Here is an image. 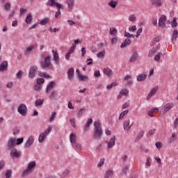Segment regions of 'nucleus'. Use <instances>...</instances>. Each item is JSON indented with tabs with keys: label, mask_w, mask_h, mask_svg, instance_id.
<instances>
[{
	"label": "nucleus",
	"mask_w": 178,
	"mask_h": 178,
	"mask_svg": "<svg viewBox=\"0 0 178 178\" xmlns=\"http://www.w3.org/2000/svg\"><path fill=\"white\" fill-rule=\"evenodd\" d=\"M16 147V138H10L7 143V149H10Z\"/></svg>",
	"instance_id": "9"
},
{
	"label": "nucleus",
	"mask_w": 178,
	"mask_h": 178,
	"mask_svg": "<svg viewBox=\"0 0 178 178\" xmlns=\"http://www.w3.org/2000/svg\"><path fill=\"white\" fill-rule=\"evenodd\" d=\"M120 95H124V97H127L129 95V90L127 88L122 89L120 91Z\"/></svg>",
	"instance_id": "46"
},
{
	"label": "nucleus",
	"mask_w": 178,
	"mask_h": 178,
	"mask_svg": "<svg viewBox=\"0 0 178 178\" xmlns=\"http://www.w3.org/2000/svg\"><path fill=\"white\" fill-rule=\"evenodd\" d=\"M161 55L162 53H158V54L154 56L155 62H159V60H161Z\"/></svg>",
	"instance_id": "57"
},
{
	"label": "nucleus",
	"mask_w": 178,
	"mask_h": 178,
	"mask_svg": "<svg viewBox=\"0 0 178 178\" xmlns=\"http://www.w3.org/2000/svg\"><path fill=\"white\" fill-rule=\"evenodd\" d=\"M37 49V45L36 44H32L29 47H28L25 50V55H30V54H33L34 51Z\"/></svg>",
	"instance_id": "11"
},
{
	"label": "nucleus",
	"mask_w": 178,
	"mask_h": 178,
	"mask_svg": "<svg viewBox=\"0 0 178 178\" xmlns=\"http://www.w3.org/2000/svg\"><path fill=\"white\" fill-rule=\"evenodd\" d=\"M90 124H92V118H88L84 127V133L88 131V129H90Z\"/></svg>",
	"instance_id": "22"
},
{
	"label": "nucleus",
	"mask_w": 178,
	"mask_h": 178,
	"mask_svg": "<svg viewBox=\"0 0 178 178\" xmlns=\"http://www.w3.org/2000/svg\"><path fill=\"white\" fill-rule=\"evenodd\" d=\"M129 106H130V102H127L122 104V109H126V108H129Z\"/></svg>",
	"instance_id": "59"
},
{
	"label": "nucleus",
	"mask_w": 178,
	"mask_h": 178,
	"mask_svg": "<svg viewBox=\"0 0 178 178\" xmlns=\"http://www.w3.org/2000/svg\"><path fill=\"white\" fill-rule=\"evenodd\" d=\"M128 113H129V110H125V111H122L120 114L118 120H122L124 118V116H126V115H127Z\"/></svg>",
	"instance_id": "38"
},
{
	"label": "nucleus",
	"mask_w": 178,
	"mask_h": 178,
	"mask_svg": "<svg viewBox=\"0 0 178 178\" xmlns=\"http://www.w3.org/2000/svg\"><path fill=\"white\" fill-rule=\"evenodd\" d=\"M105 164V158H102L97 163V168H102Z\"/></svg>",
	"instance_id": "48"
},
{
	"label": "nucleus",
	"mask_w": 178,
	"mask_h": 178,
	"mask_svg": "<svg viewBox=\"0 0 178 178\" xmlns=\"http://www.w3.org/2000/svg\"><path fill=\"white\" fill-rule=\"evenodd\" d=\"M6 178H10L12 177V170H7L5 174Z\"/></svg>",
	"instance_id": "52"
},
{
	"label": "nucleus",
	"mask_w": 178,
	"mask_h": 178,
	"mask_svg": "<svg viewBox=\"0 0 178 178\" xmlns=\"http://www.w3.org/2000/svg\"><path fill=\"white\" fill-rule=\"evenodd\" d=\"M49 6H56L57 9H63V6L60 3L56 2V0H49L47 2Z\"/></svg>",
	"instance_id": "6"
},
{
	"label": "nucleus",
	"mask_w": 178,
	"mask_h": 178,
	"mask_svg": "<svg viewBox=\"0 0 178 178\" xmlns=\"http://www.w3.org/2000/svg\"><path fill=\"white\" fill-rule=\"evenodd\" d=\"M10 156H12V158H20V156H22V152L17 150V149L13 147L10 151Z\"/></svg>",
	"instance_id": "7"
},
{
	"label": "nucleus",
	"mask_w": 178,
	"mask_h": 178,
	"mask_svg": "<svg viewBox=\"0 0 178 178\" xmlns=\"http://www.w3.org/2000/svg\"><path fill=\"white\" fill-rule=\"evenodd\" d=\"M151 5L156 6V8H162L163 6V1L162 0H149Z\"/></svg>",
	"instance_id": "17"
},
{
	"label": "nucleus",
	"mask_w": 178,
	"mask_h": 178,
	"mask_svg": "<svg viewBox=\"0 0 178 178\" xmlns=\"http://www.w3.org/2000/svg\"><path fill=\"white\" fill-rule=\"evenodd\" d=\"M31 173V171L29 169L26 168L25 170H24V172H22V176H29V175H30Z\"/></svg>",
	"instance_id": "56"
},
{
	"label": "nucleus",
	"mask_w": 178,
	"mask_h": 178,
	"mask_svg": "<svg viewBox=\"0 0 178 178\" xmlns=\"http://www.w3.org/2000/svg\"><path fill=\"white\" fill-rule=\"evenodd\" d=\"M113 176V172L112 171V170H108L106 172L104 177L110 178V177H112Z\"/></svg>",
	"instance_id": "44"
},
{
	"label": "nucleus",
	"mask_w": 178,
	"mask_h": 178,
	"mask_svg": "<svg viewBox=\"0 0 178 178\" xmlns=\"http://www.w3.org/2000/svg\"><path fill=\"white\" fill-rule=\"evenodd\" d=\"M70 141L72 144H74L75 143H77V136H76V134L72 133L70 135Z\"/></svg>",
	"instance_id": "25"
},
{
	"label": "nucleus",
	"mask_w": 178,
	"mask_h": 178,
	"mask_svg": "<svg viewBox=\"0 0 178 178\" xmlns=\"http://www.w3.org/2000/svg\"><path fill=\"white\" fill-rule=\"evenodd\" d=\"M159 26L163 29L166 27V17L165 15H161L159 19Z\"/></svg>",
	"instance_id": "13"
},
{
	"label": "nucleus",
	"mask_w": 178,
	"mask_h": 178,
	"mask_svg": "<svg viewBox=\"0 0 178 178\" xmlns=\"http://www.w3.org/2000/svg\"><path fill=\"white\" fill-rule=\"evenodd\" d=\"M116 141V138L115 136H113L109 141H106L107 144V148L108 149H111V148H113L115 147V143Z\"/></svg>",
	"instance_id": "18"
},
{
	"label": "nucleus",
	"mask_w": 178,
	"mask_h": 178,
	"mask_svg": "<svg viewBox=\"0 0 178 178\" xmlns=\"http://www.w3.org/2000/svg\"><path fill=\"white\" fill-rule=\"evenodd\" d=\"M178 38V30L175 29L172 34L171 41L173 42L174 41H176Z\"/></svg>",
	"instance_id": "30"
},
{
	"label": "nucleus",
	"mask_w": 178,
	"mask_h": 178,
	"mask_svg": "<svg viewBox=\"0 0 178 178\" xmlns=\"http://www.w3.org/2000/svg\"><path fill=\"white\" fill-rule=\"evenodd\" d=\"M137 81L141 82V81H145L147 80V74H140L137 76L136 77Z\"/></svg>",
	"instance_id": "24"
},
{
	"label": "nucleus",
	"mask_w": 178,
	"mask_h": 178,
	"mask_svg": "<svg viewBox=\"0 0 178 178\" xmlns=\"http://www.w3.org/2000/svg\"><path fill=\"white\" fill-rule=\"evenodd\" d=\"M40 65L44 70H48V69H52V61L51 60V56L42 55L40 60Z\"/></svg>",
	"instance_id": "1"
},
{
	"label": "nucleus",
	"mask_w": 178,
	"mask_h": 178,
	"mask_svg": "<svg viewBox=\"0 0 178 178\" xmlns=\"http://www.w3.org/2000/svg\"><path fill=\"white\" fill-rule=\"evenodd\" d=\"M42 104H44V99H37L35 102V106H40V105H42Z\"/></svg>",
	"instance_id": "50"
},
{
	"label": "nucleus",
	"mask_w": 178,
	"mask_h": 178,
	"mask_svg": "<svg viewBox=\"0 0 178 178\" xmlns=\"http://www.w3.org/2000/svg\"><path fill=\"white\" fill-rule=\"evenodd\" d=\"M23 76H24V72H23V70H19L16 74V78L18 79V80L22 79Z\"/></svg>",
	"instance_id": "39"
},
{
	"label": "nucleus",
	"mask_w": 178,
	"mask_h": 178,
	"mask_svg": "<svg viewBox=\"0 0 178 178\" xmlns=\"http://www.w3.org/2000/svg\"><path fill=\"white\" fill-rule=\"evenodd\" d=\"M75 0H66L65 3L67 6L69 10H73L74 6Z\"/></svg>",
	"instance_id": "20"
},
{
	"label": "nucleus",
	"mask_w": 178,
	"mask_h": 178,
	"mask_svg": "<svg viewBox=\"0 0 178 178\" xmlns=\"http://www.w3.org/2000/svg\"><path fill=\"white\" fill-rule=\"evenodd\" d=\"M34 168H35V161H31L30 162L28 165H27V168L32 172L33 169H34Z\"/></svg>",
	"instance_id": "35"
},
{
	"label": "nucleus",
	"mask_w": 178,
	"mask_h": 178,
	"mask_svg": "<svg viewBox=\"0 0 178 178\" xmlns=\"http://www.w3.org/2000/svg\"><path fill=\"white\" fill-rule=\"evenodd\" d=\"M76 44H72V46L70 48L67 53L65 54V59L66 60H70V56H72V54L74 52V49H76Z\"/></svg>",
	"instance_id": "16"
},
{
	"label": "nucleus",
	"mask_w": 178,
	"mask_h": 178,
	"mask_svg": "<svg viewBox=\"0 0 178 178\" xmlns=\"http://www.w3.org/2000/svg\"><path fill=\"white\" fill-rule=\"evenodd\" d=\"M38 76H40V77H44V79H49V74L41 71H38Z\"/></svg>",
	"instance_id": "41"
},
{
	"label": "nucleus",
	"mask_w": 178,
	"mask_h": 178,
	"mask_svg": "<svg viewBox=\"0 0 178 178\" xmlns=\"http://www.w3.org/2000/svg\"><path fill=\"white\" fill-rule=\"evenodd\" d=\"M132 126H133V122H131V124H130V120H127L123 122V129L124 131H130V129H131Z\"/></svg>",
	"instance_id": "14"
},
{
	"label": "nucleus",
	"mask_w": 178,
	"mask_h": 178,
	"mask_svg": "<svg viewBox=\"0 0 178 178\" xmlns=\"http://www.w3.org/2000/svg\"><path fill=\"white\" fill-rule=\"evenodd\" d=\"M131 44V40L129 38H126L124 41L121 44L120 48H126V47H129Z\"/></svg>",
	"instance_id": "23"
},
{
	"label": "nucleus",
	"mask_w": 178,
	"mask_h": 178,
	"mask_svg": "<svg viewBox=\"0 0 178 178\" xmlns=\"http://www.w3.org/2000/svg\"><path fill=\"white\" fill-rule=\"evenodd\" d=\"M160 45L159 44L156 47H154L149 52V56L150 58H152V56H154V55H155V54H156V52H158V49H159L160 48Z\"/></svg>",
	"instance_id": "27"
},
{
	"label": "nucleus",
	"mask_w": 178,
	"mask_h": 178,
	"mask_svg": "<svg viewBox=\"0 0 178 178\" xmlns=\"http://www.w3.org/2000/svg\"><path fill=\"white\" fill-rule=\"evenodd\" d=\"M51 131H52V127L49 126L47 129L44 131V132H42L46 137H48L49 134H51Z\"/></svg>",
	"instance_id": "34"
},
{
	"label": "nucleus",
	"mask_w": 178,
	"mask_h": 178,
	"mask_svg": "<svg viewBox=\"0 0 178 178\" xmlns=\"http://www.w3.org/2000/svg\"><path fill=\"white\" fill-rule=\"evenodd\" d=\"M48 23H49V17H46L39 22V24H40V26H45L46 24H48Z\"/></svg>",
	"instance_id": "31"
},
{
	"label": "nucleus",
	"mask_w": 178,
	"mask_h": 178,
	"mask_svg": "<svg viewBox=\"0 0 178 178\" xmlns=\"http://www.w3.org/2000/svg\"><path fill=\"white\" fill-rule=\"evenodd\" d=\"M103 73H104V74L107 76V77H112L113 71H112V69H111L109 67L104 68Z\"/></svg>",
	"instance_id": "21"
},
{
	"label": "nucleus",
	"mask_w": 178,
	"mask_h": 178,
	"mask_svg": "<svg viewBox=\"0 0 178 178\" xmlns=\"http://www.w3.org/2000/svg\"><path fill=\"white\" fill-rule=\"evenodd\" d=\"M44 81H45V80H44V79L42 78H38L37 79V84H39L40 86H41V84H44Z\"/></svg>",
	"instance_id": "61"
},
{
	"label": "nucleus",
	"mask_w": 178,
	"mask_h": 178,
	"mask_svg": "<svg viewBox=\"0 0 178 178\" xmlns=\"http://www.w3.org/2000/svg\"><path fill=\"white\" fill-rule=\"evenodd\" d=\"M118 41H119V39L117 38H111V45H115V44H118Z\"/></svg>",
	"instance_id": "58"
},
{
	"label": "nucleus",
	"mask_w": 178,
	"mask_h": 178,
	"mask_svg": "<svg viewBox=\"0 0 178 178\" xmlns=\"http://www.w3.org/2000/svg\"><path fill=\"white\" fill-rule=\"evenodd\" d=\"M8 69V61H3L0 64V72H5Z\"/></svg>",
	"instance_id": "26"
},
{
	"label": "nucleus",
	"mask_w": 178,
	"mask_h": 178,
	"mask_svg": "<svg viewBox=\"0 0 178 178\" xmlns=\"http://www.w3.org/2000/svg\"><path fill=\"white\" fill-rule=\"evenodd\" d=\"M55 118H56V113H53L49 118V122H54L55 120Z\"/></svg>",
	"instance_id": "63"
},
{
	"label": "nucleus",
	"mask_w": 178,
	"mask_h": 178,
	"mask_svg": "<svg viewBox=\"0 0 178 178\" xmlns=\"http://www.w3.org/2000/svg\"><path fill=\"white\" fill-rule=\"evenodd\" d=\"M79 80H80L81 81H87V80H88V76H86V75H83L82 74H81L79 76H78Z\"/></svg>",
	"instance_id": "45"
},
{
	"label": "nucleus",
	"mask_w": 178,
	"mask_h": 178,
	"mask_svg": "<svg viewBox=\"0 0 178 178\" xmlns=\"http://www.w3.org/2000/svg\"><path fill=\"white\" fill-rule=\"evenodd\" d=\"M72 147H74V148H75L77 150L81 149V144H80L77 142H75V143H72Z\"/></svg>",
	"instance_id": "49"
},
{
	"label": "nucleus",
	"mask_w": 178,
	"mask_h": 178,
	"mask_svg": "<svg viewBox=\"0 0 178 178\" xmlns=\"http://www.w3.org/2000/svg\"><path fill=\"white\" fill-rule=\"evenodd\" d=\"M118 33V30L115 27L110 28V35H112L113 37H115L116 35V33Z\"/></svg>",
	"instance_id": "37"
},
{
	"label": "nucleus",
	"mask_w": 178,
	"mask_h": 178,
	"mask_svg": "<svg viewBox=\"0 0 178 178\" xmlns=\"http://www.w3.org/2000/svg\"><path fill=\"white\" fill-rule=\"evenodd\" d=\"M105 50H102L97 54V56L99 59H102V58H105Z\"/></svg>",
	"instance_id": "47"
},
{
	"label": "nucleus",
	"mask_w": 178,
	"mask_h": 178,
	"mask_svg": "<svg viewBox=\"0 0 178 178\" xmlns=\"http://www.w3.org/2000/svg\"><path fill=\"white\" fill-rule=\"evenodd\" d=\"M143 137H144V131H140L136 137V141H138L140 138H143Z\"/></svg>",
	"instance_id": "42"
},
{
	"label": "nucleus",
	"mask_w": 178,
	"mask_h": 178,
	"mask_svg": "<svg viewBox=\"0 0 178 178\" xmlns=\"http://www.w3.org/2000/svg\"><path fill=\"white\" fill-rule=\"evenodd\" d=\"M23 141H24V138H17L15 141V145H20V144H23Z\"/></svg>",
	"instance_id": "53"
},
{
	"label": "nucleus",
	"mask_w": 178,
	"mask_h": 178,
	"mask_svg": "<svg viewBox=\"0 0 178 178\" xmlns=\"http://www.w3.org/2000/svg\"><path fill=\"white\" fill-rule=\"evenodd\" d=\"M17 112L21 116L27 115V106L24 103H21L17 107Z\"/></svg>",
	"instance_id": "3"
},
{
	"label": "nucleus",
	"mask_w": 178,
	"mask_h": 178,
	"mask_svg": "<svg viewBox=\"0 0 178 178\" xmlns=\"http://www.w3.org/2000/svg\"><path fill=\"white\" fill-rule=\"evenodd\" d=\"M55 81H51L46 88V94H49L52 90L55 88Z\"/></svg>",
	"instance_id": "19"
},
{
	"label": "nucleus",
	"mask_w": 178,
	"mask_h": 178,
	"mask_svg": "<svg viewBox=\"0 0 178 178\" xmlns=\"http://www.w3.org/2000/svg\"><path fill=\"white\" fill-rule=\"evenodd\" d=\"M53 53V60L55 65H58L60 63V58H59V54H58V51L52 50Z\"/></svg>",
	"instance_id": "10"
},
{
	"label": "nucleus",
	"mask_w": 178,
	"mask_h": 178,
	"mask_svg": "<svg viewBox=\"0 0 178 178\" xmlns=\"http://www.w3.org/2000/svg\"><path fill=\"white\" fill-rule=\"evenodd\" d=\"M58 97V92L57 91H53L50 95L51 99H55Z\"/></svg>",
	"instance_id": "54"
},
{
	"label": "nucleus",
	"mask_w": 178,
	"mask_h": 178,
	"mask_svg": "<svg viewBox=\"0 0 178 178\" xmlns=\"http://www.w3.org/2000/svg\"><path fill=\"white\" fill-rule=\"evenodd\" d=\"M137 58H138V53H137V51H134L129 58V62H136Z\"/></svg>",
	"instance_id": "29"
},
{
	"label": "nucleus",
	"mask_w": 178,
	"mask_h": 178,
	"mask_svg": "<svg viewBox=\"0 0 178 178\" xmlns=\"http://www.w3.org/2000/svg\"><path fill=\"white\" fill-rule=\"evenodd\" d=\"M159 89V87H158V86H154V88H152L149 92L148 93L146 99L148 101L149 99H151V98H152V97H154V95H155V94H156V92H158V90Z\"/></svg>",
	"instance_id": "8"
},
{
	"label": "nucleus",
	"mask_w": 178,
	"mask_h": 178,
	"mask_svg": "<svg viewBox=\"0 0 178 178\" xmlns=\"http://www.w3.org/2000/svg\"><path fill=\"white\" fill-rule=\"evenodd\" d=\"M173 106H175V104H173V102H169L165 104L160 110L161 115H165V113H166V112H168V111H169L170 109H172Z\"/></svg>",
	"instance_id": "5"
},
{
	"label": "nucleus",
	"mask_w": 178,
	"mask_h": 178,
	"mask_svg": "<svg viewBox=\"0 0 178 178\" xmlns=\"http://www.w3.org/2000/svg\"><path fill=\"white\" fill-rule=\"evenodd\" d=\"M10 8H12V6L9 3H6L4 6L5 10H9V9H10Z\"/></svg>",
	"instance_id": "64"
},
{
	"label": "nucleus",
	"mask_w": 178,
	"mask_h": 178,
	"mask_svg": "<svg viewBox=\"0 0 178 178\" xmlns=\"http://www.w3.org/2000/svg\"><path fill=\"white\" fill-rule=\"evenodd\" d=\"M34 136H30L24 145V148H30L34 144Z\"/></svg>",
	"instance_id": "12"
},
{
	"label": "nucleus",
	"mask_w": 178,
	"mask_h": 178,
	"mask_svg": "<svg viewBox=\"0 0 178 178\" xmlns=\"http://www.w3.org/2000/svg\"><path fill=\"white\" fill-rule=\"evenodd\" d=\"M46 137L47 136L42 132H41L38 136V143H40V144H42V143H44Z\"/></svg>",
	"instance_id": "33"
},
{
	"label": "nucleus",
	"mask_w": 178,
	"mask_h": 178,
	"mask_svg": "<svg viewBox=\"0 0 178 178\" xmlns=\"http://www.w3.org/2000/svg\"><path fill=\"white\" fill-rule=\"evenodd\" d=\"M94 76L97 79H98V77H101V72H99V70H95L94 72Z\"/></svg>",
	"instance_id": "60"
},
{
	"label": "nucleus",
	"mask_w": 178,
	"mask_h": 178,
	"mask_svg": "<svg viewBox=\"0 0 178 178\" xmlns=\"http://www.w3.org/2000/svg\"><path fill=\"white\" fill-rule=\"evenodd\" d=\"M107 5L112 8V9H116V6H118V1L115 0H111Z\"/></svg>",
	"instance_id": "28"
},
{
	"label": "nucleus",
	"mask_w": 178,
	"mask_h": 178,
	"mask_svg": "<svg viewBox=\"0 0 178 178\" xmlns=\"http://www.w3.org/2000/svg\"><path fill=\"white\" fill-rule=\"evenodd\" d=\"M176 17H174L172 22L168 21V24H171V27H172V29L177 27V22H176Z\"/></svg>",
	"instance_id": "36"
},
{
	"label": "nucleus",
	"mask_w": 178,
	"mask_h": 178,
	"mask_svg": "<svg viewBox=\"0 0 178 178\" xmlns=\"http://www.w3.org/2000/svg\"><path fill=\"white\" fill-rule=\"evenodd\" d=\"M94 127L93 138L95 140L101 139V137H102V128L101 127V123L95 121L94 122Z\"/></svg>",
	"instance_id": "2"
},
{
	"label": "nucleus",
	"mask_w": 178,
	"mask_h": 178,
	"mask_svg": "<svg viewBox=\"0 0 178 178\" xmlns=\"http://www.w3.org/2000/svg\"><path fill=\"white\" fill-rule=\"evenodd\" d=\"M70 174V170L69 169H65L63 172L60 175V178H65L66 176H69Z\"/></svg>",
	"instance_id": "32"
},
{
	"label": "nucleus",
	"mask_w": 178,
	"mask_h": 178,
	"mask_svg": "<svg viewBox=\"0 0 178 178\" xmlns=\"http://www.w3.org/2000/svg\"><path fill=\"white\" fill-rule=\"evenodd\" d=\"M136 30H137L136 25H133L129 28V33H136Z\"/></svg>",
	"instance_id": "55"
},
{
	"label": "nucleus",
	"mask_w": 178,
	"mask_h": 178,
	"mask_svg": "<svg viewBox=\"0 0 178 178\" xmlns=\"http://www.w3.org/2000/svg\"><path fill=\"white\" fill-rule=\"evenodd\" d=\"M70 123H71L72 127H76V120H74V118H70Z\"/></svg>",
	"instance_id": "62"
},
{
	"label": "nucleus",
	"mask_w": 178,
	"mask_h": 178,
	"mask_svg": "<svg viewBox=\"0 0 178 178\" xmlns=\"http://www.w3.org/2000/svg\"><path fill=\"white\" fill-rule=\"evenodd\" d=\"M67 74L68 80H70V81H73V79H74V68L71 67L68 69Z\"/></svg>",
	"instance_id": "15"
},
{
	"label": "nucleus",
	"mask_w": 178,
	"mask_h": 178,
	"mask_svg": "<svg viewBox=\"0 0 178 178\" xmlns=\"http://www.w3.org/2000/svg\"><path fill=\"white\" fill-rule=\"evenodd\" d=\"M38 70V67H37V65H31L29 68L28 76L30 79H34V77L37 76Z\"/></svg>",
	"instance_id": "4"
},
{
	"label": "nucleus",
	"mask_w": 178,
	"mask_h": 178,
	"mask_svg": "<svg viewBox=\"0 0 178 178\" xmlns=\"http://www.w3.org/2000/svg\"><path fill=\"white\" fill-rule=\"evenodd\" d=\"M25 22L26 23H27V24H30V23L33 22V15H31V14H28L25 19Z\"/></svg>",
	"instance_id": "40"
},
{
	"label": "nucleus",
	"mask_w": 178,
	"mask_h": 178,
	"mask_svg": "<svg viewBox=\"0 0 178 178\" xmlns=\"http://www.w3.org/2000/svg\"><path fill=\"white\" fill-rule=\"evenodd\" d=\"M117 85H118V83L113 82L112 83L107 85L106 90H112V88L113 87H116Z\"/></svg>",
	"instance_id": "51"
},
{
	"label": "nucleus",
	"mask_w": 178,
	"mask_h": 178,
	"mask_svg": "<svg viewBox=\"0 0 178 178\" xmlns=\"http://www.w3.org/2000/svg\"><path fill=\"white\" fill-rule=\"evenodd\" d=\"M136 19L137 18L136 17V15L134 14L130 15L128 17L129 22H131V23H134V22H136Z\"/></svg>",
	"instance_id": "43"
}]
</instances>
